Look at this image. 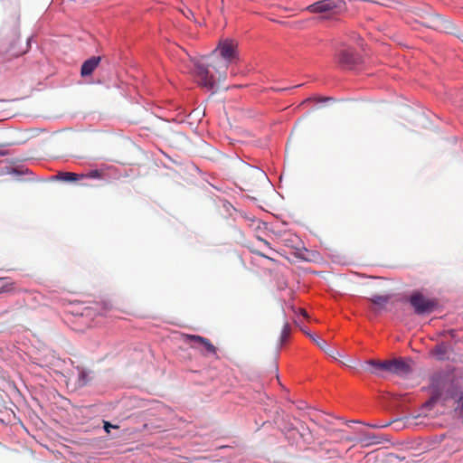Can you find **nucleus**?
<instances>
[{"label": "nucleus", "mask_w": 463, "mask_h": 463, "mask_svg": "<svg viewBox=\"0 0 463 463\" xmlns=\"http://www.w3.org/2000/svg\"><path fill=\"white\" fill-rule=\"evenodd\" d=\"M299 313L304 317L308 318V315L305 309H299Z\"/></svg>", "instance_id": "29"}, {"label": "nucleus", "mask_w": 463, "mask_h": 463, "mask_svg": "<svg viewBox=\"0 0 463 463\" xmlns=\"http://www.w3.org/2000/svg\"><path fill=\"white\" fill-rule=\"evenodd\" d=\"M343 5L342 0H319L309 5L306 10L312 14H335Z\"/></svg>", "instance_id": "5"}, {"label": "nucleus", "mask_w": 463, "mask_h": 463, "mask_svg": "<svg viewBox=\"0 0 463 463\" xmlns=\"http://www.w3.org/2000/svg\"><path fill=\"white\" fill-rule=\"evenodd\" d=\"M456 411H458L460 414H463V393L457 400Z\"/></svg>", "instance_id": "23"}, {"label": "nucleus", "mask_w": 463, "mask_h": 463, "mask_svg": "<svg viewBox=\"0 0 463 463\" xmlns=\"http://www.w3.org/2000/svg\"><path fill=\"white\" fill-rule=\"evenodd\" d=\"M320 457L324 459H336L342 458V453L337 449L336 444L323 442L319 447Z\"/></svg>", "instance_id": "8"}, {"label": "nucleus", "mask_w": 463, "mask_h": 463, "mask_svg": "<svg viewBox=\"0 0 463 463\" xmlns=\"http://www.w3.org/2000/svg\"><path fill=\"white\" fill-rule=\"evenodd\" d=\"M337 62L345 69H352L360 62V56L353 48H343L336 53Z\"/></svg>", "instance_id": "7"}, {"label": "nucleus", "mask_w": 463, "mask_h": 463, "mask_svg": "<svg viewBox=\"0 0 463 463\" xmlns=\"http://www.w3.org/2000/svg\"><path fill=\"white\" fill-rule=\"evenodd\" d=\"M99 176H100V173L98 170L91 171L88 175V177H90V178H98Z\"/></svg>", "instance_id": "26"}, {"label": "nucleus", "mask_w": 463, "mask_h": 463, "mask_svg": "<svg viewBox=\"0 0 463 463\" xmlns=\"http://www.w3.org/2000/svg\"><path fill=\"white\" fill-rule=\"evenodd\" d=\"M4 155H5V152L0 151V156H4Z\"/></svg>", "instance_id": "33"}, {"label": "nucleus", "mask_w": 463, "mask_h": 463, "mask_svg": "<svg viewBox=\"0 0 463 463\" xmlns=\"http://www.w3.org/2000/svg\"><path fill=\"white\" fill-rule=\"evenodd\" d=\"M118 426L117 425H113L108 421H104V430H106V432L109 433L110 431V429H118Z\"/></svg>", "instance_id": "25"}, {"label": "nucleus", "mask_w": 463, "mask_h": 463, "mask_svg": "<svg viewBox=\"0 0 463 463\" xmlns=\"http://www.w3.org/2000/svg\"><path fill=\"white\" fill-rule=\"evenodd\" d=\"M258 240L260 241L263 242L268 248L271 249L270 246H269V243L267 241H265L263 239H260V237H258Z\"/></svg>", "instance_id": "30"}, {"label": "nucleus", "mask_w": 463, "mask_h": 463, "mask_svg": "<svg viewBox=\"0 0 463 463\" xmlns=\"http://www.w3.org/2000/svg\"><path fill=\"white\" fill-rule=\"evenodd\" d=\"M379 364H381V361H376V360H368L364 363L365 366L370 367V368H365V369L374 374H378V372L381 371Z\"/></svg>", "instance_id": "15"}, {"label": "nucleus", "mask_w": 463, "mask_h": 463, "mask_svg": "<svg viewBox=\"0 0 463 463\" xmlns=\"http://www.w3.org/2000/svg\"><path fill=\"white\" fill-rule=\"evenodd\" d=\"M390 299V296L374 295L370 298V301L381 307H384Z\"/></svg>", "instance_id": "14"}, {"label": "nucleus", "mask_w": 463, "mask_h": 463, "mask_svg": "<svg viewBox=\"0 0 463 463\" xmlns=\"http://www.w3.org/2000/svg\"><path fill=\"white\" fill-rule=\"evenodd\" d=\"M182 341L192 349L200 352L203 356H213L219 359L217 347L206 337L198 335L183 334Z\"/></svg>", "instance_id": "3"}, {"label": "nucleus", "mask_w": 463, "mask_h": 463, "mask_svg": "<svg viewBox=\"0 0 463 463\" xmlns=\"http://www.w3.org/2000/svg\"><path fill=\"white\" fill-rule=\"evenodd\" d=\"M101 58L99 56H92L83 62L80 69V75L82 77H87L91 75V73L95 71L98 65L100 62Z\"/></svg>", "instance_id": "11"}, {"label": "nucleus", "mask_w": 463, "mask_h": 463, "mask_svg": "<svg viewBox=\"0 0 463 463\" xmlns=\"http://www.w3.org/2000/svg\"><path fill=\"white\" fill-rule=\"evenodd\" d=\"M412 371L411 364L402 358L392 360V373L406 377Z\"/></svg>", "instance_id": "10"}, {"label": "nucleus", "mask_w": 463, "mask_h": 463, "mask_svg": "<svg viewBox=\"0 0 463 463\" xmlns=\"http://www.w3.org/2000/svg\"><path fill=\"white\" fill-rule=\"evenodd\" d=\"M419 16L422 19V21H420L419 23L425 27L451 34L456 32L455 25L439 14H433L429 16L420 14Z\"/></svg>", "instance_id": "4"}, {"label": "nucleus", "mask_w": 463, "mask_h": 463, "mask_svg": "<svg viewBox=\"0 0 463 463\" xmlns=\"http://www.w3.org/2000/svg\"><path fill=\"white\" fill-rule=\"evenodd\" d=\"M362 442H364L365 445L378 444L380 443V439L374 435H364V437L362 439Z\"/></svg>", "instance_id": "18"}, {"label": "nucleus", "mask_w": 463, "mask_h": 463, "mask_svg": "<svg viewBox=\"0 0 463 463\" xmlns=\"http://www.w3.org/2000/svg\"><path fill=\"white\" fill-rule=\"evenodd\" d=\"M310 339L317 345L323 351H326L327 344L325 340L316 337L313 335H309Z\"/></svg>", "instance_id": "19"}, {"label": "nucleus", "mask_w": 463, "mask_h": 463, "mask_svg": "<svg viewBox=\"0 0 463 463\" xmlns=\"http://www.w3.org/2000/svg\"><path fill=\"white\" fill-rule=\"evenodd\" d=\"M221 3H222L221 10L222 11V9H223V3H224V1H223V0H221Z\"/></svg>", "instance_id": "32"}, {"label": "nucleus", "mask_w": 463, "mask_h": 463, "mask_svg": "<svg viewBox=\"0 0 463 463\" xmlns=\"http://www.w3.org/2000/svg\"><path fill=\"white\" fill-rule=\"evenodd\" d=\"M4 279L0 278V281L3 280Z\"/></svg>", "instance_id": "34"}, {"label": "nucleus", "mask_w": 463, "mask_h": 463, "mask_svg": "<svg viewBox=\"0 0 463 463\" xmlns=\"http://www.w3.org/2000/svg\"><path fill=\"white\" fill-rule=\"evenodd\" d=\"M249 249L254 254H257V255H259L260 257H263V258H266L268 260H273V259L271 257H269V256L266 255L265 253L261 252L260 250L256 249L254 246H250Z\"/></svg>", "instance_id": "22"}, {"label": "nucleus", "mask_w": 463, "mask_h": 463, "mask_svg": "<svg viewBox=\"0 0 463 463\" xmlns=\"http://www.w3.org/2000/svg\"><path fill=\"white\" fill-rule=\"evenodd\" d=\"M29 49V43L27 42L26 44L23 47H17L16 46V41L14 43H11L9 47L6 49L5 52L10 57H18L23 54H24Z\"/></svg>", "instance_id": "12"}, {"label": "nucleus", "mask_w": 463, "mask_h": 463, "mask_svg": "<svg viewBox=\"0 0 463 463\" xmlns=\"http://www.w3.org/2000/svg\"><path fill=\"white\" fill-rule=\"evenodd\" d=\"M436 401H437V399H436V398H431L430 401H428L427 402H425L424 406H425L426 408L430 409V408L433 406V404L436 402Z\"/></svg>", "instance_id": "27"}, {"label": "nucleus", "mask_w": 463, "mask_h": 463, "mask_svg": "<svg viewBox=\"0 0 463 463\" xmlns=\"http://www.w3.org/2000/svg\"><path fill=\"white\" fill-rule=\"evenodd\" d=\"M112 309V305L109 301H101L94 303L93 305L85 307V315L92 316V315H99L105 316Z\"/></svg>", "instance_id": "9"}, {"label": "nucleus", "mask_w": 463, "mask_h": 463, "mask_svg": "<svg viewBox=\"0 0 463 463\" xmlns=\"http://www.w3.org/2000/svg\"><path fill=\"white\" fill-rule=\"evenodd\" d=\"M83 177L84 175H80L75 173L60 172V181L74 182Z\"/></svg>", "instance_id": "13"}, {"label": "nucleus", "mask_w": 463, "mask_h": 463, "mask_svg": "<svg viewBox=\"0 0 463 463\" xmlns=\"http://www.w3.org/2000/svg\"><path fill=\"white\" fill-rule=\"evenodd\" d=\"M290 332H291V328H290L289 324L288 322H285L283 328H282L281 335H280L281 344H283L288 338Z\"/></svg>", "instance_id": "17"}, {"label": "nucleus", "mask_w": 463, "mask_h": 463, "mask_svg": "<svg viewBox=\"0 0 463 463\" xmlns=\"http://www.w3.org/2000/svg\"><path fill=\"white\" fill-rule=\"evenodd\" d=\"M237 46L234 40H222L206 62L194 63V76L200 86L213 90L217 82L226 79L229 65L237 56Z\"/></svg>", "instance_id": "1"}, {"label": "nucleus", "mask_w": 463, "mask_h": 463, "mask_svg": "<svg viewBox=\"0 0 463 463\" xmlns=\"http://www.w3.org/2000/svg\"><path fill=\"white\" fill-rule=\"evenodd\" d=\"M13 290H14V283L13 282H7V283L4 284L0 288V294L6 293V292H11Z\"/></svg>", "instance_id": "21"}, {"label": "nucleus", "mask_w": 463, "mask_h": 463, "mask_svg": "<svg viewBox=\"0 0 463 463\" xmlns=\"http://www.w3.org/2000/svg\"><path fill=\"white\" fill-rule=\"evenodd\" d=\"M379 365L381 371L392 373V360L381 361V364Z\"/></svg>", "instance_id": "20"}, {"label": "nucleus", "mask_w": 463, "mask_h": 463, "mask_svg": "<svg viewBox=\"0 0 463 463\" xmlns=\"http://www.w3.org/2000/svg\"><path fill=\"white\" fill-rule=\"evenodd\" d=\"M448 351V346L444 343L437 345L431 351V353L437 355L439 358H442Z\"/></svg>", "instance_id": "16"}, {"label": "nucleus", "mask_w": 463, "mask_h": 463, "mask_svg": "<svg viewBox=\"0 0 463 463\" xmlns=\"http://www.w3.org/2000/svg\"><path fill=\"white\" fill-rule=\"evenodd\" d=\"M240 182L245 186V189L250 190L253 185L254 180H266L267 175L259 168L246 165L239 177Z\"/></svg>", "instance_id": "6"}, {"label": "nucleus", "mask_w": 463, "mask_h": 463, "mask_svg": "<svg viewBox=\"0 0 463 463\" xmlns=\"http://www.w3.org/2000/svg\"><path fill=\"white\" fill-rule=\"evenodd\" d=\"M409 303L419 316L429 315L438 307V300L426 296L420 290H414L409 297Z\"/></svg>", "instance_id": "2"}, {"label": "nucleus", "mask_w": 463, "mask_h": 463, "mask_svg": "<svg viewBox=\"0 0 463 463\" xmlns=\"http://www.w3.org/2000/svg\"><path fill=\"white\" fill-rule=\"evenodd\" d=\"M390 424H391L390 422L385 423V424H382V425H376L375 424V425H372V427H373V428H383V427L389 426Z\"/></svg>", "instance_id": "28"}, {"label": "nucleus", "mask_w": 463, "mask_h": 463, "mask_svg": "<svg viewBox=\"0 0 463 463\" xmlns=\"http://www.w3.org/2000/svg\"><path fill=\"white\" fill-rule=\"evenodd\" d=\"M302 331H303L307 335H308V336H309V335H310V334L307 332V330L302 329Z\"/></svg>", "instance_id": "31"}, {"label": "nucleus", "mask_w": 463, "mask_h": 463, "mask_svg": "<svg viewBox=\"0 0 463 463\" xmlns=\"http://www.w3.org/2000/svg\"><path fill=\"white\" fill-rule=\"evenodd\" d=\"M327 354H329L332 358L334 359H337V356L340 355V354L338 353V351L336 350H330L326 347V351H325Z\"/></svg>", "instance_id": "24"}]
</instances>
